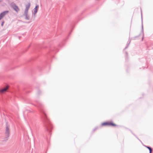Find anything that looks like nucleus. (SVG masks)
<instances>
[{
    "instance_id": "6ab92c4d",
    "label": "nucleus",
    "mask_w": 153,
    "mask_h": 153,
    "mask_svg": "<svg viewBox=\"0 0 153 153\" xmlns=\"http://www.w3.org/2000/svg\"><path fill=\"white\" fill-rule=\"evenodd\" d=\"M126 55H127V56L128 55V53L127 52H126Z\"/></svg>"
},
{
    "instance_id": "20e7f679",
    "label": "nucleus",
    "mask_w": 153,
    "mask_h": 153,
    "mask_svg": "<svg viewBox=\"0 0 153 153\" xmlns=\"http://www.w3.org/2000/svg\"><path fill=\"white\" fill-rule=\"evenodd\" d=\"M102 126H117V125L113 123L112 122H106L104 123H102Z\"/></svg>"
},
{
    "instance_id": "2eb2a0df",
    "label": "nucleus",
    "mask_w": 153,
    "mask_h": 153,
    "mask_svg": "<svg viewBox=\"0 0 153 153\" xmlns=\"http://www.w3.org/2000/svg\"><path fill=\"white\" fill-rule=\"evenodd\" d=\"M4 21H3L2 22L1 24V26H3V24H4Z\"/></svg>"
},
{
    "instance_id": "aec40b11",
    "label": "nucleus",
    "mask_w": 153,
    "mask_h": 153,
    "mask_svg": "<svg viewBox=\"0 0 153 153\" xmlns=\"http://www.w3.org/2000/svg\"><path fill=\"white\" fill-rule=\"evenodd\" d=\"M1 1H2V0H0V2H1Z\"/></svg>"
},
{
    "instance_id": "dca6fc26",
    "label": "nucleus",
    "mask_w": 153,
    "mask_h": 153,
    "mask_svg": "<svg viewBox=\"0 0 153 153\" xmlns=\"http://www.w3.org/2000/svg\"><path fill=\"white\" fill-rule=\"evenodd\" d=\"M139 36V35L137 36H135L134 37V38H136L138 37Z\"/></svg>"
},
{
    "instance_id": "6e6552de",
    "label": "nucleus",
    "mask_w": 153,
    "mask_h": 153,
    "mask_svg": "<svg viewBox=\"0 0 153 153\" xmlns=\"http://www.w3.org/2000/svg\"><path fill=\"white\" fill-rule=\"evenodd\" d=\"M39 8V6L38 5L36 4L34 9V14L35 15L37 13L38 8Z\"/></svg>"
},
{
    "instance_id": "ddd939ff",
    "label": "nucleus",
    "mask_w": 153,
    "mask_h": 153,
    "mask_svg": "<svg viewBox=\"0 0 153 153\" xmlns=\"http://www.w3.org/2000/svg\"><path fill=\"white\" fill-rule=\"evenodd\" d=\"M130 42H131V40H130L129 41V42L128 43V44L127 45V46L124 49V50H125V49H127L128 47V45H129V44Z\"/></svg>"
},
{
    "instance_id": "9d476101",
    "label": "nucleus",
    "mask_w": 153,
    "mask_h": 153,
    "mask_svg": "<svg viewBox=\"0 0 153 153\" xmlns=\"http://www.w3.org/2000/svg\"><path fill=\"white\" fill-rule=\"evenodd\" d=\"M24 15L25 16V19L27 20L30 19L29 16L28 15V13H24Z\"/></svg>"
},
{
    "instance_id": "f03ea898",
    "label": "nucleus",
    "mask_w": 153,
    "mask_h": 153,
    "mask_svg": "<svg viewBox=\"0 0 153 153\" xmlns=\"http://www.w3.org/2000/svg\"><path fill=\"white\" fill-rule=\"evenodd\" d=\"M49 51L48 54L51 57L53 56V54H55L58 51L57 49L54 47H51L49 49Z\"/></svg>"
},
{
    "instance_id": "4468645a",
    "label": "nucleus",
    "mask_w": 153,
    "mask_h": 153,
    "mask_svg": "<svg viewBox=\"0 0 153 153\" xmlns=\"http://www.w3.org/2000/svg\"><path fill=\"white\" fill-rule=\"evenodd\" d=\"M142 31L143 32V23H142Z\"/></svg>"
},
{
    "instance_id": "a211bd4d",
    "label": "nucleus",
    "mask_w": 153,
    "mask_h": 153,
    "mask_svg": "<svg viewBox=\"0 0 153 153\" xmlns=\"http://www.w3.org/2000/svg\"><path fill=\"white\" fill-rule=\"evenodd\" d=\"M97 129V128H95L93 130V131H95Z\"/></svg>"
},
{
    "instance_id": "f3484780",
    "label": "nucleus",
    "mask_w": 153,
    "mask_h": 153,
    "mask_svg": "<svg viewBox=\"0 0 153 153\" xmlns=\"http://www.w3.org/2000/svg\"><path fill=\"white\" fill-rule=\"evenodd\" d=\"M2 18H3L0 15V20H1Z\"/></svg>"
},
{
    "instance_id": "f8f14e48",
    "label": "nucleus",
    "mask_w": 153,
    "mask_h": 153,
    "mask_svg": "<svg viewBox=\"0 0 153 153\" xmlns=\"http://www.w3.org/2000/svg\"><path fill=\"white\" fill-rule=\"evenodd\" d=\"M131 131L134 135L140 141H141V140L137 137L136 135L134 134L133 133L132 131Z\"/></svg>"
},
{
    "instance_id": "9b49d317",
    "label": "nucleus",
    "mask_w": 153,
    "mask_h": 153,
    "mask_svg": "<svg viewBox=\"0 0 153 153\" xmlns=\"http://www.w3.org/2000/svg\"><path fill=\"white\" fill-rule=\"evenodd\" d=\"M145 146L146 148L148 149H149V153H152V148L151 147H150L149 146Z\"/></svg>"
},
{
    "instance_id": "423d86ee",
    "label": "nucleus",
    "mask_w": 153,
    "mask_h": 153,
    "mask_svg": "<svg viewBox=\"0 0 153 153\" xmlns=\"http://www.w3.org/2000/svg\"><path fill=\"white\" fill-rule=\"evenodd\" d=\"M30 2L28 3L27 4H26L25 5L26 8L25 10L24 13H28V10L30 8Z\"/></svg>"
},
{
    "instance_id": "0eeeda50",
    "label": "nucleus",
    "mask_w": 153,
    "mask_h": 153,
    "mask_svg": "<svg viewBox=\"0 0 153 153\" xmlns=\"http://www.w3.org/2000/svg\"><path fill=\"white\" fill-rule=\"evenodd\" d=\"M8 88L9 86H7L5 88L1 89L0 90V93H3Z\"/></svg>"
},
{
    "instance_id": "7ed1b4c3",
    "label": "nucleus",
    "mask_w": 153,
    "mask_h": 153,
    "mask_svg": "<svg viewBox=\"0 0 153 153\" xmlns=\"http://www.w3.org/2000/svg\"><path fill=\"white\" fill-rule=\"evenodd\" d=\"M5 137L4 138V140H3V142H6L8 139L10 134V129L8 126H6L5 132Z\"/></svg>"
},
{
    "instance_id": "39448f33",
    "label": "nucleus",
    "mask_w": 153,
    "mask_h": 153,
    "mask_svg": "<svg viewBox=\"0 0 153 153\" xmlns=\"http://www.w3.org/2000/svg\"><path fill=\"white\" fill-rule=\"evenodd\" d=\"M11 7L17 13H18L19 10V9L18 6L14 3L12 2L11 3Z\"/></svg>"
},
{
    "instance_id": "f257e3e1",
    "label": "nucleus",
    "mask_w": 153,
    "mask_h": 153,
    "mask_svg": "<svg viewBox=\"0 0 153 153\" xmlns=\"http://www.w3.org/2000/svg\"><path fill=\"white\" fill-rule=\"evenodd\" d=\"M36 102L37 105H35L39 108L40 111L42 113V116L46 131L48 132L49 134H51V129L52 128V126L45 113L42 103L39 101H36Z\"/></svg>"
},
{
    "instance_id": "1a4fd4ad",
    "label": "nucleus",
    "mask_w": 153,
    "mask_h": 153,
    "mask_svg": "<svg viewBox=\"0 0 153 153\" xmlns=\"http://www.w3.org/2000/svg\"><path fill=\"white\" fill-rule=\"evenodd\" d=\"M9 12L8 10H6L4 11V12L1 13L0 15L3 18L4 16L6 15V14L8 13Z\"/></svg>"
},
{
    "instance_id": "412c9836",
    "label": "nucleus",
    "mask_w": 153,
    "mask_h": 153,
    "mask_svg": "<svg viewBox=\"0 0 153 153\" xmlns=\"http://www.w3.org/2000/svg\"><path fill=\"white\" fill-rule=\"evenodd\" d=\"M143 38H142V40H143Z\"/></svg>"
},
{
    "instance_id": "4be33fe9",
    "label": "nucleus",
    "mask_w": 153,
    "mask_h": 153,
    "mask_svg": "<svg viewBox=\"0 0 153 153\" xmlns=\"http://www.w3.org/2000/svg\"><path fill=\"white\" fill-rule=\"evenodd\" d=\"M141 17L142 18V14H141Z\"/></svg>"
}]
</instances>
